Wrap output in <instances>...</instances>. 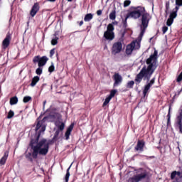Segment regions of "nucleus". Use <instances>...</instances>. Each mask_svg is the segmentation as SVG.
I'll return each instance as SVG.
<instances>
[{"label":"nucleus","instance_id":"35","mask_svg":"<svg viewBox=\"0 0 182 182\" xmlns=\"http://www.w3.org/2000/svg\"><path fill=\"white\" fill-rule=\"evenodd\" d=\"M31 97L30 96L24 97L23 98V102L24 103H28L29 100H31Z\"/></svg>","mask_w":182,"mask_h":182},{"label":"nucleus","instance_id":"30","mask_svg":"<svg viewBox=\"0 0 182 182\" xmlns=\"http://www.w3.org/2000/svg\"><path fill=\"white\" fill-rule=\"evenodd\" d=\"M59 39V37H55L51 41V45L55 46L58 44V41Z\"/></svg>","mask_w":182,"mask_h":182},{"label":"nucleus","instance_id":"44","mask_svg":"<svg viewBox=\"0 0 182 182\" xmlns=\"http://www.w3.org/2000/svg\"><path fill=\"white\" fill-rule=\"evenodd\" d=\"M46 105V101L43 102V107H45V105Z\"/></svg>","mask_w":182,"mask_h":182},{"label":"nucleus","instance_id":"21","mask_svg":"<svg viewBox=\"0 0 182 182\" xmlns=\"http://www.w3.org/2000/svg\"><path fill=\"white\" fill-rule=\"evenodd\" d=\"M92 19H93V14H86L84 18L85 22H90V21H92Z\"/></svg>","mask_w":182,"mask_h":182},{"label":"nucleus","instance_id":"13","mask_svg":"<svg viewBox=\"0 0 182 182\" xmlns=\"http://www.w3.org/2000/svg\"><path fill=\"white\" fill-rule=\"evenodd\" d=\"M154 82H155V79L153 78L147 85H145L143 90L144 96H146V95L149 93V90H150V88L151 87V86L154 85Z\"/></svg>","mask_w":182,"mask_h":182},{"label":"nucleus","instance_id":"40","mask_svg":"<svg viewBox=\"0 0 182 182\" xmlns=\"http://www.w3.org/2000/svg\"><path fill=\"white\" fill-rule=\"evenodd\" d=\"M102 10H98L97 11V15H98V16H100V15H102Z\"/></svg>","mask_w":182,"mask_h":182},{"label":"nucleus","instance_id":"8","mask_svg":"<svg viewBox=\"0 0 182 182\" xmlns=\"http://www.w3.org/2000/svg\"><path fill=\"white\" fill-rule=\"evenodd\" d=\"M45 130H46V124L45 123V119L38 121L36 124V132L38 136H41V134L43 133Z\"/></svg>","mask_w":182,"mask_h":182},{"label":"nucleus","instance_id":"11","mask_svg":"<svg viewBox=\"0 0 182 182\" xmlns=\"http://www.w3.org/2000/svg\"><path fill=\"white\" fill-rule=\"evenodd\" d=\"M146 178V173H138L132 178H129L128 182H139Z\"/></svg>","mask_w":182,"mask_h":182},{"label":"nucleus","instance_id":"20","mask_svg":"<svg viewBox=\"0 0 182 182\" xmlns=\"http://www.w3.org/2000/svg\"><path fill=\"white\" fill-rule=\"evenodd\" d=\"M39 80H40L39 77L38 76H35L32 79V81H31V87H34V86H36V83H38V82H39Z\"/></svg>","mask_w":182,"mask_h":182},{"label":"nucleus","instance_id":"47","mask_svg":"<svg viewBox=\"0 0 182 182\" xmlns=\"http://www.w3.org/2000/svg\"><path fill=\"white\" fill-rule=\"evenodd\" d=\"M56 134H59V132L57 131V132H56Z\"/></svg>","mask_w":182,"mask_h":182},{"label":"nucleus","instance_id":"37","mask_svg":"<svg viewBox=\"0 0 182 182\" xmlns=\"http://www.w3.org/2000/svg\"><path fill=\"white\" fill-rule=\"evenodd\" d=\"M167 31H168V28L167 26H164L162 28V32L163 33H166V32H167Z\"/></svg>","mask_w":182,"mask_h":182},{"label":"nucleus","instance_id":"9","mask_svg":"<svg viewBox=\"0 0 182 182\" xmlns=\"http://www.w3.org/2000/svg\"><path fill=\"white\" fill-rule=\"evenodd\" d=\"M122 48H123V45L122 44V42L117 41L114 43L112 48V55H117V53H120V52H122Z\"/></svg>","mask_w":182,"mask_h":182},{"label":"nucleus","instance_id":"3","mask_svg":"<svg viewBox=\"0 0 182 182\" xmlns=\"http://www.w3.org/2000/svg\"><path fill=\"white\" fill-rule=\"evenodd\" d=\"M32 149L33 159H36L38 154H40L41 156H46L48 151H49V141L46 139H42L38 141L36 145L32 144Z\"/></svg>","mask_w":182,"mask_h":182},{"label":"nucleus","instance_id":"26","mask_svg":"<svg viewBox=\"0 0 182 182\" xmlns=\"http://www.w3.org/2000/svg\"><path fill=\"white\" fill-rule=\"evenodd\" d=\"M109 19L112 21H114V19H116V11H114L109 14Z\"/></svg>","mask_w":182,"mask_h":182},{"label":"nucleus","instance_id":"4","mask_svg":"<svg viewBox=\"0 0 182 182\" xmlns=\"http://www.w3.org/2000/svg\"><path fill=\"white\" fill-rule=\"evenodd\" d=\"M145 12H146V10L144 9V7L138 6L135 8L132 11H131L128 15L129 18H133L134 19H137L139 18V16H141L142 15L141 32V26L143 25V19L144 16H146L147 19L146 28L149 26V21H150V15Z\"/></svg>","mask_w":182,"mask_h":182},{"label":"nucleus","instance_id":"16","mask_svg":"<svg viewBox=\"0 0 182 182\" xmlns=\"http://www.w3.org/2000/svg\"><path fill=\"white\" fill-rule=\"evenodd\" d=\"M8 156H9V152H4L3 157L0 159V166H4L5 163H6V160H8Z\"/></svg>","mask_w":182,"mask_h":182},{"label":"nucleus","instance_id":"29","mask_svg":"<svg viewBox=\"0 0 182 182\" xmlns=\"http://www.w3.org/2000/svg\"><path fill=\"white\" fill-rule=\"evenodd\" d=\"M112 100L111 97L108 96L106 99L105 101L103 103V106H107L109 105V102Z\"/></svg>","mask_w":182,"mask_h":182},{"label":"nucleus","instance_id":"18","mask_svg":"<svg viewBox=\"0 0 182 182\" xmlns=\"http://www.w3.org/2000/svg\"><path fill=\"white\" fill-rule=\"evenodd\" d=\"M11 42V37L7 36L5 39L3 41V47L6 48L7 46H9V43Z\"/></svg>","mask_w":182,"mask_h":182},{"label":"nucleus","instance_id":"7","mask_svg":"<svg viewBox=\"0 0 182 182\" xmlns=\"http://www.w3.org/2000/svg\"><path fill=\"white\" fill-rule=\"evenodd\" d=\"M49 60V58L46 56L40 57L37 55L33 58V62L34 63H38V67L42 68V66H45L46 63Z\"/></svg>","mask_w":182,"mask_h":182},{"label":"nucleus","instance_id":"22","mask_svg":"<svg viewBox=\"0 0 182 182\" xmlns=\"http://www.w3.org/2000/svg\"><path fill=\"white\" fill-rule=\"evenodd\" d=\"M26 157L27 159H32V157H33V152L31 149H28L26 151Z\"/></svg>","mask_w":182,"mask_h":182},{"label":"nucleus","instance_id":"39","mask_svg":"<svg viewBox=\"0 0 182 182\" xmlns=\"http://www.w3.org/2000/svg\"><path fill=\"white\" fill-rule=\"evenodd\" d=\"M54 55H55V49H52L50 51V58H52V56H53Z\"/></svg>","mask_w":182,"mask_h":182},{"label":"nucleus","instance_id":"28","mask_svg":"<svg viewBox=\"0 0 182 182\" xmlns=\"http://www.w3.org/2000/svg\"><path fill=\"white\" fill-rule=\"evenodd\" d=\"M43 70V68H42V67H38L36 70V75H42V72Z\"/></svg>","mask_w":182,"mask_h":182},{"label":"nucleus","instance_id":"19","mask_svg":"<svg viewBox=\"0 0 182 182\" xmlns=\"http://www.w3.org/2000/svg\"><path fill=\"white\" fill-rule=\"evenodd\" d=\"M72 130H73V124L70 125V127L68 128L65 132L66 140L69 139V136H70V133L72 132Z\"/></svg>","mask_w":182,"mask_h":182},{"label":"nucleus","instance_id":"12","mask_svg":"<svg viewBox=\"0 0 182 182\" xmlns=\"http://www.w3.org/2000/svg\"><path fill=\"white\" fill-rule=\"evenodd\" d=\"M114 86H119V85H120V83H122L123 78L122 77V75H120V74L119 73H115L114 75Z\"/></svg>","mask_w":182,"mask_h":182},{"label":"nucleus","instance_id":"43","mask_svg":"<svg viewBox=\"0 0 182 182\" xmlns=\"http://www.w3.org/2000/svg\"><path fill=\"white\" fill-rule=\"evenodd\" d=\"M82 25H83V21L80 22V26H82Z\"/></svg>","mask_w":182,"mask_h":182},{"label":"nucleus","instance_id":"31","mask_svg":"<svg viewBox=\"0 0 182 182\" xmlns=\"http://www.w3.org/2000/svg\"><path fill=\"white\" fill-rule=\"evenodd\" d=\"M116 93H117V90H112L110 92V95H109V97L112 99V97H114V95H116Z\"/></svg>","mask_w":182,"mask_h":182},{"label":"nucleus","instance_id":"27","mask_svg":"<svg viewBox=\"0 0 182 182\" xmlns=\"http://www.w3.org/2000/svg\"><path fill=\"white\" fill-rule=\"evenodd\" d=\"M133 86H134V81H129L127 84V87L128 89H132Z\"/></svg>","mask_w":182,"mask_h":182},{"label":"nucleus","instance_id":"24","mask_svg":"<svg viewBox=\"0 0 182 182\" xmlns=\"http://www.w3.org/2000/svg\"><path fill=\"white\" fill-rule=\"evenodd\" d=\"M72 164H71L70 166H69V168L67 169V173L65 177V182L69 181V177H70V173H69V170H70V167H72Z\"/></svg>","mask_w":182,"mask_h":182},{"label":"nucleus","instance_id":"10","mask_svg":"<svg viewBox=\"0 0 182 182\" xmlns=\"http://www.w3.org/2000/svg\"><path fill=\"white\" fill-rule=\"evenodd\" d=\"M177 11H178V6H176L175 8V10H173L171 13L169 18H168V20L166 21V25L168 26H171V25H173V22H174L175 18H177Z\"/></svg>","mask_w":182,"mask_h":182},{"label":"nucleus","instance_id":"41","mask_svg":"<svg viewBox=\"0 0 182 182\" xmlns=\"http://www.w3.org/2000/svg\"><path fill=\"white\" fill-rule=\"evenodd\" d=\"M130 18L129 16H127L126 18H125V20L124 21V25H126V23H127V19Z\"/></svg>","mask_w":182,"mask_h":182},{"label":"nucleus","instance_id":"17","mask_svg":"<svg viewBox=\"0 0 182 182\" xmlns=\"http://www.w3.org/2000/svg\"><path fill=\"white\" fill-rule=\"evenodd\" d=\"M143 147H144V141H139L135 149L137 151H143Z\"/></svg>","mask_w":182,"mask_h":182},{"label":"nucleus","instance_id":"38","mask_svg":"<svg viewBox=\"0 0 182 182\" xmlns=\"http://www.w3.org/2000/svg\"><path fill=\"white\" fill-rule=\"evenodd\" d=\"M182 80V72L178 76L177 82H181Z\"/></svg>","mask_w":182,"mask_h":182},{"label":"nucleus","instance_id":"5","mask_svg":"<svg viewBox=\"0 0 182 182\" xmlns=\"http://www.w3.org/2000/svg\"><path fill=\"white\" fill-rule=\"evenodd\" d=\"M45 122H55V124L58 130L65 129V122H62V116L58 113H51L48 117H44Z\"/></svg>","mask_w":182,"mask_h":182},{"label":"nucleus","instance_id":"42","mask_svg":"<svg viewBox=\"0 0 182 182\" xmlns=\"http://www.w3.org/2000/svg\"><path fill=\"white\" fill-rule=\"evenodd\" d=\"M54 36H55V38H58V36H59V31H56L54 34Z\"/></svg>","mask_w":182,"mask_h":182},{"label":"nucleus","instance_id":"46","mask_svg":"<svg viewBox=\"0 0 182 182\" xmlns=\"http://www.w3.org/2000/svg\"><path fill=\"white\" fill-rule=\"evenodd\" d=\"M68 2H72V0H68Z\"/></svg>","mask_w":182,"mask_h":182},{"label":"nucleus","instance_id":"45","mask_svg":"<svg viewBox=\"0 0 182 182\" xmlns=\"http://www.w3.org/2000/svg\"><path fill=\"white\" fill-rule=\"evenodd\" d=\"M50 2H55V0H48Z\"/></svg>","mask_w":182,"mask_h":182},{"label":"nucleus","instance_id":"1","mask_svg":"<svg viewBox=\"0 0 182 182\" xmlns=\"http://www.w3.org/2000/svg\"><path fill=\"white\" fill-rule=\"evenodd\" d=\"M159 53L156 50H154V52L152 55H150V57L146 60V64L148 65L147 67H144L140 73L136 75V77L135 79V82L136 84L140 83L141 80H143V77L144 79H146L149 80L150 77H151V75L154 73V70H156V68H157V58H158Z\"/></svg>","mask_w":182,"mask_h":182},{"label":"nucleus","instance_id":"15","mask_svg":"<svg viewBox=\"0 0 182 182\" xmlns=\"http://www.w3.org/2000/svg\"><path fill=\"white\" fill-rule=\"evenodd\" d=\"M176 124L178 126L181 133H182V110L176 118Z\"/></svg>","mask_w":182,"mask_h":182},{"label":"nucleus","instance_id":"23","mask_svg":"<svg viewBox=\"0 0 182 182\" xmlns=\"http://www.w3.org/2000/svg\"><path fill=\"white\" fill-rule=\"evenodd\" d=\"M181 173L177 172L176 171H173L171 174V180H174L176 178V176H177L178 177H180Z\"/></svg>","mask_w":182,"mask_h":182},{"label":"nucleus","instance_id":"32","mask_svg":"<svg viewBox=\"0 0 182 182\" xmlns=\"http://www.w3.org/2000/svg\"><path fill=\"white\" fill-rule=\"evenodd\" d=\"M54 70H55V65L53 64V63H52L51 65L48 68V72H50V73H52V72H54Z\"/></svg>","mask_w":182,"mask_h":182},{"label":"nucleus","instance_id":"2","mask_svg":"<svg viewBox=\"0 0 182 182\" xmlns=\"http://www.w3.org/2000/svg\"><path fill=\"white\" fill-rule=\"evenodd\" d=\"M141 28V31L139 34V36L138 37V39L127 46V55H132V53H133V50L140 49V42H141L144 32H146V29H147V17L146 16H144V18L142 20V26Z\"/></svg>","mask_w":182,"mask_h":182},{"label":"nucleus","instance_id":"33","mask_svg":"<svg viewBox=\"0 0 182 182\" xmlns=\"http://www.w3.org/2000/svg\"><path fill=\"white\" fill-rule=\"evenodd\" d=\"M130 4H132V1L130 0H125L124 1V7L127 8V6L130 5Z\"/></svg>","mask_w":182,"mask_h":182},{"label":"nucleus","instance_id":"14","mask_svg":"<svg viewBox=\"0 0 182 182\" xmlns=\"http://www.w3.org/2000/svg\"><path fill=\"white\" fill-rule=\"evenodd\" d=\"M38 11H39V4L36 3L33 6L31 11L30 12V15L33 17L35 16V15H36V14H38Z\"/></svg>","mask_w":182,"mask_h":182},{"label":"nucleus","instance_id":"36","mask_svg":"<svg viewBox=\"0 0 182 182\" xmlns=\"http://www.w3.org/2000/svg\"><path fill=\"white\" fill-rule=\"evenodd\" d=\"M176 5H178V6H182V0H176Z\"/></svg>","mask_w":182,"mask_h":182},{"label":"nucleus","instance_id":"25","mask_svg":"<svg viewBox=\"0 0 182 182\" xmlns=\"http://www.w3.org/2000/svg\"><path fill=\"white\" fill-rule=\"evenodd\" d=\"M16 103H18V97H11L10 100V105H16Z\"/></svg>","mask_w":182,"mask_h":182},{"label":"nucleus","instance_id":"34","mask_svg":"<svg viewBox=\"0 0 182 182\" xmlns=\"http://www.w3.org/2000/svg\"><path fill=\"white\" fill-rule=\"evenodd\" d=\"M15 115V113L14 112V111L10 110L9 112L8 116H7V119H12V117Z\"/></svg>","mask_w":182,"mask_h":182},{"label":"nucleus","instance_id":"6","mask_svg":"<svg viewBox=\"0 0 182 182\" xmlns=\"http://www.w3.org/2000/svg\"><path fill=\"white\" fill-rule=\"evenodd\" d=\"M113 31H114V27L113 26V24L109 23L107 26V31L104 33L105 39H107L108 41H113V39H114V33Z\"/></svg>","mask_w":182,"mask_h":182}]
</instances>
